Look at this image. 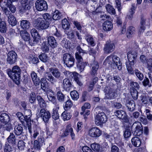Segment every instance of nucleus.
I'll use <instances>...</instances> for the list:
<instances>
[{"mask_svg": "<svg viewBox=\"0 0 152 152\" xmlns=\"http://www.w3.org/2000/svg\"><path fill=\"white\" fill-rule=\"evenodd\" d=\"M28 59L29 62L34 64L37 63L39 61L38 58L33 55H30L28 57Z\"/></svg>", "mask_w": 152, "mask_h": 152, "instance_id": "a18cd8bd", "label": "nucleus"}, {"mask_svg": "<svg viewBox=\"0 0 152 152\" xmlns=\"http://www.w3.org/2000/svg\"><path fill=\"white\" fill-rule=\"evenodd\" d=\"M131 140L132 144L135 147H139L141 144L140 140L137 137L132 138Z\"/></svg>", "mask_w": 152, "mask_h": 152, "instance_id": "2f4dec72", "label": "nucleus"}, {"mask_svg": "<svg viewBox=\"0 0 152 152\" xmlns=\"http://www.w3.org/2000/svg\"><path fill=\"white\" fill-rule=\"evenodd\" d=\"M63 87L64 89L66 91H69L72 87V84L69 79H65L63 81Z\"/></svg>", "mask_w": 152, "mask_h": 152, "instance_id": "412c9836", "label": "nucleus"}, {"mask_svg": "<svg viewBox=\"0 0 152 152\" xmlns=\"http://www.w3.org/2000/svg\"><path fill=\"white\" fill-rule=\"evenodd\" d=\"M30 7H28L27 6V5L25 4L23 7L20 10L21 12H22V14L25 13V14L27 15L28 14L29 10H28L29 8Z\"/></svg>", "mask_w": 152, "mask_h": 152, "instance_id": "13d9d810", "label": "nucleus"}, {"mask_svg": "<svg viewBox=\"0 0 152 152\" xmlns=\"http://www.w3.org/2000/svg\"><path fill=\"white\" fill-rule=\"evenodd\" d=\"M37 99L40 107L43 108L40 111L39 110L37 113V115L42 117L45 122H48L50 118L51 115L49 111L44 109L46 107V104L42 98L39 96H37Z\"/></svg>", "mask_w": 152, "mask_h": 152, "instance_id": "f257e3e1", "label": "nucleus"}, {"mask_svg": "<svg viewBox=\"0 0 152 152\" xmlns=\"http://www.w3.org/2000/svg\"><path fill=\"white\" fill-rule=\"evenodd\" d=\"M91 66H92V68L91 73L93 75H95L96 73L97 70L99 67L98 62L94 61L91 64Z\"/></svg>", "mask_w": 152, "mask_h": 152, "instance_id": "393cba45", "label": "nucleus"}, {"mask_svg": "<svg viewBox=\"0 0 152 152\" xmlns=\"http://www.w3.org/2000/svg\"><path fill=\"white\" fill-rule=\"evenodd\" d=\"M42 17L43 19H44V20H45L47 21H49V22L52 21V18L51 15L48 13H46L43 14L42 15Z\"/></svg>", "mask_w": 152, "mask_h": 152, "instance_id": "6e6d98bb", "label": "nucleus"}, {"mask_svg": "<svg viewBox=\"0 0 152 152\" xmlns=\"http://www.w3.org/2000/svg\"><path fill=\"white\" fill-rule=\"evenodd\" d=\"M115 58H116L117 61H118L117 62H119V58L116 56L113 55H111L108 56L105 59V62L108 63L109 64L111 65L112 64H113L114 60Z\"/></svg>", "mask_w": 152, "mask_h": 152, "instance_id": "5701e85b", "label": "nucleus"}, {"mask_svg": "<svg viewBox=\"0 0 152 152\" xmlns=\"http://www.w3.org/2000/svg\"><path fill=\"white\" fill-rule=\"evenodd\" d=\"M29 99L31 103H33L36 100V95L34 93L32 92L29 95Z\"/></svg>", "mask_w": 152, "mask_h": 152, "instance_id": "0e129e2a", "label": "nucleus"}, {"mask_svg": "<svg viewBox=\"0 0 152 152\" xmlns=\"http://www.w3.org/2000/svg\"><path fill=\"white\" fill-rule=\"evenodd\" d=\"M91 147L95 152H101V147L99 144L96 143L92 144Z\"/></svg>", "mask_w": 152, "mask_h": 152, "instance_id": "c9c22d12", "label": "nucleus"}, {"mask_svg": "<svg viewBox=\"0 0 152 152\" xmlns=\"http://www.w3.org/2000/svg\"><path fill=\"white\" fill-rule=\"evenodd\" d=\"M23 127L22 124H18L15 126L14 132L16 135H20L23 133Z\"/></svg>", "mask_w": 152, "mask_h": 152, "instance_id": "b1692460", "label": "nucleus"}, {"mask_svg": "<svg viewBox=\"0 0 152 152\" xmlns=\"http://www.w3.org/2000/svg\"><path fill=\"white\" fill-rule=\"evenodd\" d=\"M61 13L58 10H56L53 13L52 19L54 20H58L60 19Z\"/></svg>", "mask_w": 152, "mask_h": 152, "instance_id": "c03bdc74", "label": "nucleus"}, {"mask_svg": "<svg viewBox=\"0 0 152 152\" xmlns=\"http://www.w3.org/2000/svg\"><path fill=\"white\" fill-rule=\"evenodd\" d=\"M41 49L42 51L45 53L48 52L49 50V48L48 44L45 42H43L42 44Z\"/></svg>", "mask_w": 152, "mask_h": 152, "instance_id": "680f3d73", "label": "nucleus"}, {"mask_svg": "<svg viewBox=\"0 0 152 152\" xmlns=\"http://www.w3.org/2000/svg\"><path fill=\"white\" fill-rule=\"evenodd\" d=\"M107 118L105 114L103 112L99 113L95 117V122L97 126L101 125L105 123Z\"/></svg>", "mask_w": 152, "mask_h": 152, "instance_id": "0eeeda50", "label": "nucleus"}, {"mask_svg": "<svg viewBox=\"0 0 152 152\" xmlns=\"http://www.w3.org/2000/svg\"><path fill=\"white\" fill-rule=\"evenodd\" d=\"M137 53L134 51H130L127 53V58L129 61V64L134 65L137 56Z\"/></svg>", "mask_w": 152, "mask_h": 152, "instance_id": "ddd939ff", "label": "nucleus"}, {"mask_svg": "<svg viewBox=\"0 0 152 152\" xmlns=\"http://www.w3.org/2000/svg\"><path fill=\"white\" fill-rule=\"evenodd\" d=\"M86 39L88 43L91 45L92 46L95 45V44L94 39L91 36H89L88 37H87L86 38Z\"/></svg>", "mask_w": 152, "mask_h": 152, "instance_id": "e2e57ef3", "label": "nucleus"}, {"mask_svg": "<svg viewBox=\"0 0 152 152\" xmlns=\"http://www.w3.org/2000/svg\"><path fill=\"white\" fill-rule=\"evenodd\" d=\"M31 76L34 85L36 86L39 85L40 81L38 78L37 74L34 71H33L31 73Z\"/></svg>", "mask_w": 152, "mask_h": 152, "instance_id": "a878e982", "label": "nucleus"}, {"mask_svg": "<svg viewBox=\"0 0 152 152\" xmlns=\"http://www.w3.org/2000/svg\"><path fill=\"white\" fill-rule=\"evenodd\" d=\"M48 82L42 83L41 84V88L44 91L47 92L48 91Z\"/></svg>", "mask_w": 152, "mask_h": 152, "instance_id": "69168bd1", "label": "nucleus"}, {"mask_svg": "<svg viewBox=\"0 0 152 152\" xmlns=\"http://www.w3.org/2000/svg\"><path fill=\"white\" fill-rule=\"evenodd\" d=\"M0 121L2 123L7 124L10 121V116L6 113H2L0 115Z\"/></svg>", "mask_w": 152, "mask_h": 152, "instance_id": "f3484780", "label": "nucleus"}, {"mask_svg": "<svg viewBox=\"0 0 152 152\" xmlns=\"http://www.w3.org/2000/svg\"><path fill=\"white\" fill-rule=\"evenodd\" d=\"M114 44L111 42L107 43L104 47V50L105 53H109L112 52L114 48Z\"/></svg>", "mask_w": 152, "mask_h": 152, "instance_id": "dca6fc26", "label": "nucleus"}, {"mask_svg": "<svg viewBox=\"0 0 152 152\" xmlns=\"http://www.w3.org/2000/svg\"><path fill=\"white\" fill-rule=\"evenodd\" d=\"M21 72V70L20 67L17 65H15L12 67V70L11 69H8L7 73L10 77L15 82L16 84L18 85L20 83Z\"/></svg>", "mask_w": 152, "mask_h": 152, "instance_id": "f03ea898", "label": "nucleus"}, {"mask_svg": "<svg viewBox=\"0 0 152 152\" xmlns=\"http://www.w3.org/2000/svg\"><path fill=\"white\" fill-rule=\"evenodd\" d=\"M20 35L22 39L25 41H28L30 39V34L26 31H21Z\"/></svg>", "mask_w": 152, "mask_h": 152, "instance_id": "bb28decb", "label": "nucleus"}, {"mask_svg": "<svg viewBox=\"0 0 152 152\" xmlns=\"http://www.w3.org/2000/svg\"><path fill=\"white\" fill-rule=\"evenodd\" d=\"M131 129L135 135L140 136L142 134L143 132V129L141 123L138 121H136L132 124L131 127Z\"/></svg>", "mask_w": 152, "mask_h": 152, "instance_id": "423d86ee", "label": "nucleus"}, {"mask_svg": "<svg viewBox=\"0 0 152 152\" xmlns=\"http://www.w3.org/2000/svg\"><path fill=\"white\" fill-rule=\"evenodd\" d=\"M105 8L107 12L112 15H115L116 14L115 9L113 7L109 4H107L105 5Z\"/></svg>", "mask_w": 152, "mask_h": 152, "instance_id": "c756f323", "label": "nucleus"}, {"mask_svg": "<svg viewBox=\"0 0 152 152\" xmlns=\"http://www.w3.org/2000/svg\"><path fill=\"white\" fill-rule=\"evenodd\" d=\"M130 93L133 99L136 100L138 97V92L137 90H130Z\"/></svg>", "mask_w": 152, "mask_h": 152, "instance_id": "864d4df0", "label": "nucleus"}, {"mask_svg": "<svg viewBox=\"0 0 152 152\" xmlns=\"http://www.w3.org/2000/svg\"><path fill=\"white\" fill-rule=\"evenodd\" d=\"M42 145L38 143L37 140H35L34 142L33 149L35 151H39L41 149Z\"/></svg>", "mask_w": 152, "mask_h": 152, "instance_id": "3c124183", "label": "nucleus"}, {"mask_svg": "<svg viewBox=\"0 0 152 152\" xmlns=\"http://www.w3.org/2000/svg\"><path fill=\"white\" fill-rule=\"evenodd\" d=\"M18 147L20 150L24 149L25 146L24 142L22 140H20L18 143Z\"/></svg>", "mask_w": 152, "mask_h": 152, "instance_id": "774afa93", "label": "nucleus"}, {"mask_svg": "<svg viewBox=\"0 0 152 152\" xmlns=\"http://www.w3.org/2000/svg\"><path fill=\"white\" fill-rule=\"evenodd\" d=\"M77 52L75 54V58L77 61V63L83 61V59L82 56L84 53H86V51L81 49L80 46H78L77 47Z\"/></svg>", "mask_w": 152, "mask_h": 152, "instance_id": "4468645a", "label": "nucleus"}, {"mask_svg": "<svg viewBox=\"0 0 152 152\" xmlns=\"http://www.w3.org/2000/svg\"><path fill=\"white\" fill-rule=\"evenodd\" d=\"M103 28L105 31H110L113 28V25L112 23L109 21H106L103 24Z\"/></svg>", "mask_w": 152, "mask_h": 152, "instance_id": "aec40b11", "label": "nucleus"}, {"mask_svg": "<svg viewBox=\"0 0 152 152\" xmlns=\"http://www.w3.org/2000/svg\"><path fill=\"white\" fill-rule=\"evenodd\" d=\"M130 90H137L140 87L138 83L136 82H132L130 83Z\"/></svg>", "mask_w": 152, "mask_h": 152, "instance_id": "8fccbe9b", "label": "nucleus"}, {"mask_svg": "<svg viewBox=\"0 0 152 152\" xmlns=\"http://www.w3.org/2000/svg\"><path fill=\"white\" fill-rule=\"evenodd\" d=\"M61 116L64 120L65 121L69 120L71 117V115L70 113L65 111L62 113Z\"/></svg>", "mask_w": 152, "mask_h": 152, "instance_id": "58836bf2", "label": "nucleus"}, {"mask_svg": "<svg viewBox=\"0 0 152 152\" xmlns=\"http://www.w3.org/2000/svg\"><path fill=\"white\" fill-rule=\"evenodd\" d=\"M115 115L118 118L121 119L125 123H128L129 119L126 112L122 110H118L114 112Z\"/></svg>", "mask_w": 152, "mask_h": 152, "instance_id": "1a4fd4ad", "label": "nucleus"}, {"mask_svg": "<svg viewBox=\"0 0 152 152\" xmlns=\"http://www.w3.org/2000/svg\"><path fill=\"white\" fill-rule=\"evenodd\" d=\"M7 30L6 23L4 21L0 22V32L2 33H5Z\"/></svg>", "mask_w": 152, "mask_h": 152, "instance_id": "37998d69", "label": "nucleus"}, {"mask_svg": "<svg viewBox=\"0 0 152 152\" xmlns=\"http://www.w3.org/2000/svg\"><path fill=\"white\" fill-rule=\"evenodd\" d=\"M48 44L52 48H55L58 45L56 40L52 36H49L48 37Z\"/></svg>", "mask_w": 152, "mask_h": 152, "instance_id": "6ab92c4d", "label": "nucleus"}, {"mask_svg": "<svg viewBox=\"0 0 152 152\" xmlns=\"http://www.w3.org/2000/svg\"><path fill=\"white\" fill-rule=\"evenodd\" d=\"M131 135V132L130 129L129 128H126L124 131V137L125 138H128Z\"/></svg>", "mask_w": 152, "mask_h": 152, "instance_id": "052dcab7", "label": "nucleus"}, {"mask_svg": "<svg viewBox=\"0 0 152 152\" xmlns=\"http://www.w3.org/2000/svg\"><path fill=\"white\" fill-rule=\"evenodd\" d=\"M8 21L10 24L12 26H15L17 24V20L15 17L11 13L8 16Z\"/></svg>", "mask_w": 152, "mask_h": 152, "instance_id": "7c9ffc66", "label": "nucleus"}, {"mask_svg": "<svg viewBox=\"0 0 152 152\" xmlns=\"http://www.w3.org/2000/svg\"><path fill=\"white\" fill-rule=\"evenodd\" d=\"M88 133L89 135L91 137H97L101 134L102 132L98 128L93 127L89 130Z\"/></svg>", "mask_w": 152, "mask_h": 152, "instance_id": "2eb2a0df", "label": "nucleus"}, {"mask_svg": "<svg viewBox=\"0 0 152 152\" xmlns=\"http://www.w3.org/2000/svg\"><path fill=\"white\" fill-rule=\"evenodd\" d=\"M32 36L34 38V40L32 43L31 41L29 42V43L31 46L34 45V44L38 42L40 40V37L37 30L35 28L32 29L30 31Z\"/></svg>", "mask_w": 152, "mask_h": 152, "instance_id": "9b49d317", "label": "nucleus"}, {"mask_svg": "<svg viewBox=\"0 0 152 152\" xmlns=\"http://www.w3.org/2000/svg\"><path fill=\"white\" fill-rule=\"evenodd\" d=\"M147 68L148 70L152 71V59H148L147 61Z\"/></svg>", "mask_w": 152, "mask_h": 152, "instance_id": "338daca9", "label": "nucleus"}, {"mask_svg": "<svg viewBox=\"0 0 152 152\" xmlns=\"http://www.w3.org/2000/svg\"><path fill=\"white\" fill-rule=\"evenodd\" d=\"M69 134L70 135L72 140H75V135L72 127V126L70 124L67 125L66 129L63 133V135L64 136H67Z\"/></svg>", "mask_w": 152, "mask_h": 152, "instance_id": "f8f14e48", "label": "nucleus"}, {"mask_svg": "<svg viewBox=\"0 0 152 152\" xmlns=\"http://www.w3.org/2000/svg\"><path fill=\"white\" fill-rule=\"evenodd\" d=\"M105 89V92L106 96L108 99H113L115 96V93L114 90L108 87H107Z\"/></svg>", "mask_w": 152, "mask_h": 152, "instance_id": "a211bd4d", "label": "nucleus"}, {"mask_svg": "<svg viewBox=\"0 0 152 152\" xmlns=\"http://www.w3.org/2000/svg\"><path fill=\"white\" fill-rule=\"evenodd\" d=\"M91 107V105L88 103H85L81 107L82 112H80V114L82 115L83 114L86 109H89Z\"/></svg>", "mask_w": 152, "mask_h": 152, "instance_id": "de8ad7c7", "label": "nucleus"}, {"mask_svg": "<svg viewBox=\"0 0 152 152\" xmlns=\"http://www.w3.org/2000/svg\"><path fill=\"white\" fill-rule=\"evenodd\" d=\"M9 143L15 144L16 143V140L15 135L13 133H10V136L7 138Z\"/></svg>", "mask_w": 152, "mask_h": 152, "instance_id": "473e14b6", "label": "nucleus"}, {"mask_svg": "<svg viewBox=\"0 0 152 152\" xmlns=\"http://www.w3.org/2000/svg\"><path fill=\"white\" fill-rule=\"evenodd\" d=\"M65 32L66 34L68 37L71 39H72L75 38V36L74 34V31L72 29H68L65 30Z\"/></svg>", "mask_w": 152, "mask_h": 152, "instance_id": "e433bc0d", "label": "nucleus"}, {"mask_svg": "<svg viewBox=\"0 0 152 152\" xmlns=\"http://www.w3.org/2000/svg\"><path fill=\"white\" fill-rule=\"evenodd\" d=\"M30 22L26 20H23L21 21L20 26L23 29H27L30 27Z\"/></svg>", "mask_w": 152, "mask_h": 152, "instance_id": "f704fd0d", "label": "nucleus"}, {"mask_svg": "<svg viewBox=\"0 0 152 152\" xmlns=\"http://www.w3.org/2000/svg\"><path fill=\"white\" fill-rule=\"evenodd\" d=\"M126 105L128 110L129 111H133L135 109V104L133 100H127L126 102Z\"/></svg>", "mask_w": 152, "mask_h": 152, "instance_id": "4be33fe9", "label": "nucleus"}, {"mask_svg": "<svg viewBox=\"0 0 152 152\" xmlns=\"http://www.w3.org/2000/svg\"><path fill=\"white\" fill-rule=\"evenodd\" d=\"M70 94L72 99L74 100H77L79 98V94L77 91H72Z\"/></svg>", "mask_w": 152, "mask_h": 152, "instance_id": "49530a36", "label": "nucleus"}, {"mask_svg": "<svg viewBox=\"0 0 152 152\" xmlns=\"http://www.w3.org/2000/svg\"><path fill=\"white\" fill-rule=\"evenodd\" d=\"M49 71L53 76L50 73H47L45 76L46 78L51 83H54L56 81L54 77L57 79L60 78L61 75V73L59 70L56 68H50Z\"/></svg>", "mask_w": 152, "mask_h": 152, "instance_id": "7ed1b4c3", "label": "nucleus"}, {"mask_svg": "<svg viewBox=\"0 0 152 152\" xmlns=\"http://www.w3.org/2000/svg\"><path fill=\"white\" fill-rule=\"evenodd\" d=\"M87 64V62H84L83 61L78 63L77 64V68L80 71L82 72L84 70Z\"/></svg>", "mask_w": 152, "mask_h": 152, "instance_id": "a19ab883", "label": "nucleus"}, {"mask_svg": "<svg viewBox=\"0 0 152 152\" xmlns=\"http://www.w3.org/2000/svg\"><path fill=\"white\" fill-rule=\"evenodd\" d=\"M17 58V55L15 51H9L7 54V61L9 64H14L16 62Z\"/></svg>", "mask_w": 152, "mask_h": 152, "instance_id": "9d476101", "label": "nucleus"}, {"mask_svg": "<svg viewBox=\"0 0 152 152\" xmlns=\"http://www.w3.org/2000/svg\"><path fill=\"white\" fill-rule=\"evenodd\" d=\"M132 6L131 8L126 17V19H128L129 20H131L132 18L133 15L134 13L135 4H132Z\"/></svg>", "mask_w": 152, "mask_h": 152, "instance_id": "c85d7f7f", "label": "nucleus"}, {"mask_svg": "<svg viewBox=\"0 0 152 152\" xmlns=\"http://www.w3.org/2000/svg\"><path fill=\"white\" fill-rule=\"evenodd\" d=\"M63 60L64 64L68 67H72L74 65L75 58L70 53H66L63 55Z\"/></svg>", "mask_w": 152, "mask_h": 152, "instance_id": "39448f33", "label": "nucleus"}, {"mask_svg": "<svg viewBox=\"0 0 152 152\" xmlns=\"http://www.w3.org/2000/svg\"><path fill=\"white\" fill-rule=\"evenodd\" d=\"M73 105V103L71 100H68L66 102L65 106L64 107L65 110L70 109Z\"/></svg>", "mask_w": 152, "mask_h": 152, "instance_id": "603ef678", "label": "nucleus"}, {"mask_svg": "<svg viewBox=\"0 0 152 152\" xmlns=\"http://www.w3.org/2000/svg\"><path fill=\"white\" fill-rule=\"evenodd\" d=\"M6 0H2L0 1V5L2 8L8 7L10 4V1L7 0L6 2Z\"/></svg>", "mask_w": 152, "mask_h": 152, "instance_id": "09e8293b", "label": "nucleus"}, {"mask_svg": "<svg viewBox=\"0 0 152 152\" xmlns=\"http://www.w3.org/2000/svg\"><path fill=\"white\" fill-rule=\"evenodd\" d=\"M47 96L49 100L53 103L56 100V98L54 96V93L50 89V92H48Z\"/></svg>", "mask_w": 152, "mask_h": 152, "instance_id": "4c0bfd02", "label": "nucleus"}, {"mask_svg": "<svg viewBox=\"0 0 152 152\" xmlns=\"http://www.w3.org/2000/svg\"><path fill=\"white\" fill-rule=\"evenodd\" d=\"M34 25L39 30H44L48 28L50 25L49 21L44 20L42 18L39 17L36 20Z\"/></svg>", "mask_w": 152, "mask_h": 152, "instance_id": "20e7f679", "label": "nucleus"}, {"mask_svg": "<svg viewBox=\"0 0 152 152\" xmlns=\"http://www.w3.org/2000/svg\"><path fill=\"white\" fill-rule=\"evenodd\" d=\"M56 108H54L53 109V112L52 113V117L54 120L58 119L59 118V115L58 112L57 110L59 109V107L58 104H56Z\"/></svg>", "mask_w": 152, "mask_h": 152, "instance_id": "cd10ccee", "label": "nucleus"}, {"mask_svg": "<svg viewBox=\"0 0 152 152\" xmlns=\"http://www.w3.org/2000/svg\"><path fill=\"white\" fill-rule=\"evenodd\" d=\"M35 7L37 10L40 11L46 10L48 9L47 3L44 0H37L35 3Z\"/></svg>", "mask_w": 152, "mask_h": 152, "instance_id": "6e6552de", "label": "nucleus"}, {"mask_svg": "<svg viewBox=\"0 0 152 152\" xmlns=\"http://www.w3.org/2000/svg\"><path fill=\"white\" fill-rule=\"evenodd\" d=\"M39 59L43 62H48L49 61V57L45 53H42L39 56Z\"/></svg>", "mask_w": 152, "mask_h": 152, "instance_id": "ea45409f", "label": "nucleus"}, {"mask_svg": "<svg viewBox=\"0 0 152 152\" xmlns=\"http://www.w3.org/2000/svg\"><path fill=\"white\" fill-rule=\"evenodd\" d=\"M58 100L60 102H63L64 101V95L61 92L58 91L57 94Z\"/></svg>", "mask_w": 152, "mask_h": 152, "instance_id": "4d7b16f0", "label": "nucleus"}, {"mask_svg": "<svg viewBox=\"0 0 152 152\" xmlns=\"http://www.w3.org/2000/svg\"><path fill=\"white\" fill-rule=\"evenodd\" d=\"M62 25L63 28L65 30L69 29L70 26L69 23L66 18H64L62 20Z\"/></svg>", "mask_w": 152, "mask_h": 152, "instance_id": "72a5a7b5", "label": "nucleus"}, {"mask_svg": "<svg viewBox=\"0 0 152 152\" xmlns=\"http://www.w3.org/2000/svg\"><path fill=\"white\" fill-rule=\"evenodd\" d=\"M135 32V28L134 27L130 26H129L127 30V36L128 38H129L132 36L133 35Z\"/></svg>", "mask_w": 152, "mask_h": 152, "instance_id": "79ce46f5", "label": "nucleus"}, {"mask_svg": "<svg viewBox=\"0 0 152 152\" xmlns=\"http://www.w3.org/2000/svg\"><path fill=\"white\" fill-rule=\"evenodd\" d=\"M135 73L137 77L140 80H142L144 77L143 75L138 70L135 69Z\"/></svg>", "mask_w": 152, "mask_h": 152, "instance_id": "bf43d9fd", "label": "nucleus"}, {"mask_svg": "<svg viewBox=\"0 0 152 152\" xmlns=\"http://www.w3.org/2000/svg\"><path fill=\"white\" fill-rule=\"evenodd\" d=\"M150 21L149 19H146L142 18H141L140 21V24L145 26L150 25Z\"/></svg>", "mask_w": 152, "mask_h": 152, "instance_id": "5fc2aeb1", "label": "nucleus"}]
</instances>
